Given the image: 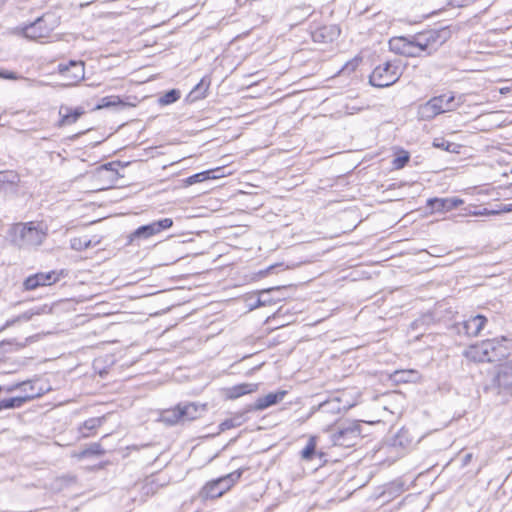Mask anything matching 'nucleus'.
<instances>
[{
  "label": "nucleus",
  "mask_w": 512,
  "mask_h": 512,
  "mask_svg": "<svg viewBox=\"0 0 512 512\" xmlns=\"http://www.w3.org/2000/svg\"><path fill=\"white\" fill-rule=\"evenodd\" d=\"M47 235V225L35 221L14 224L9 230L11 242L20 249L40 246L45 241Z\"/></svg>",
  "instance_id": "nucleus-1"
},
{
  "label": "nucleus",
  "mask_w": 512,
  "mask_h": 512,
  "mask_svg": "<svg viewBox=\"0 0 512 512\" xmlns=\"http://www.w3.org/2000/svg\"><path fill=\"white\" fill-rule=\"evenodd\" d=\"M435 40L431 37L420 34L412 39L403 36L394 37L389 41L390 50L396 54L406 57H419L424 53H431Z\"/></svg>",
  "instance_id": "nucleus-2"
},
{
  "label": "nucleus",
  "mask_w": 512,
  "mask_h": 512,
  "mask_svg": "<svg viewBox=\"0 0 512 512\" xmlns=\"http://www.w3.org/2000/svg\"><path fill=\"white\" fill-rule=\"evenodd\" d=\"M27 387H30L31 393L0 400V410L21 407L27 401L39 397L50 390V387L47 385H38L37 381H26L11 385L6 388V391L13 392L17 389H24L26 391Z\"/></svg>",
  "instance_id": "nucleus-3"
},
{
  "label": "nucleus",
  "mask_w": 512,
  "mask_h": 512,
  "mask_svg": "<svg viewBox=\"0 0 512 512\" xmlns=\"http://www.w3.org/2000/svg\"><path fill=\"white\" fill-rule=\"evenodd\" d=\"M453 95H441L433 97L418 109V116L423 120H429L438 114L453 110L456 105L453 104Z\"/></svg>",
  "instance_id": "nucleus-4"
},
{
  "label": "nucleus",
  "mask_w": 512,
  "mask_h": 512,
  "mask_svg": "<svg viewBox=\"0 0 512 512\" xmlns=\"http://www.w3.org/2000/svg\"><path fill=\"white\" fill-rule=\"evenodd\" d=\"M242 471L236 470L226 476L207 483L202 489L205 498H218L228 491L241 477Z\"/></svg>",
  "instance_id": "nucleus-5"
},
{
  "label": "nucleus",
  "mask_w": 512,
  "mask_h": 512,
  "mask_svg": "<svg viewBox=\"0 0 512 512\" xmlns=\"http://www.w3.org/2000/svg\"><path fill=\"white\" fill-rule=\"evenodd\" d=\"M499 344L496 340H485L471 345L464 351L465 357L475 362H491L497 357Z\"/></svg>",
  "instance_id": "nucleus-6"
},
{
  "label": "nucleus",
  "mask_w": 512,
  "mask_h": 512,
  "mask_svg": "<svg viewBox=\"0 0 512 512\" xmlns=\"http://www.w3.org/2000/svg\"><path fill=\"white\" fill-rule=\"evenodd\" d=\"M401 74V66H375L370 74L369 81L375 87H388L394 84Z\"/></svg>",
  "instance_id": "nucleus-7"
},
{
  "label": "nucleus",
  "mask_w": 512,
  "mask_h": 512,
  "mask_svg": "<svg viewBox=\"0 0 512 512\" xmlns=\"http://www.w3.org/2000/svg\"><path fill=\"white\" fill-rule=\"evenodd\" d=\"M92 191H102L110 188L118 179V173L109 165L97 168L92 174Z\"/></svg>",
  "instance_id": "nucleus-8"
},
{
  "label": "nucleus",
  "mask_w": 512,
  "mask_h": 512,
  "mask_svg": "<svg viewBox=\"0 0 512 512\" xmlns=\"http://www.w3.org/2000/svg\"><path fill=\"white\" fill-rule=\"evenodd\" d=\"M359 436V425L355 422H346L338 427V430L332 435V439L335 445L350 447L355 444Z\"/></svg>",
  "instance_id": "nucleus-9"
},
{
  "label": "nucleus",
  "mask_w": 512,
  "mask_h": 512,
  "mask_svg": "<svg viewBox=\"0 0 512 512\" xmlns=\"http://www.w3.org/2000/svg\"><path fill=\"white\" fill-rule=\"evenodd\" d=\"M172 225L173 220L171 218H164L148 225L141 226L133 232L130 237V241H133L136 238H149L160 233L162 230L172 227Z\"/></svg>",
  "instance_id": "nucleus-10"
},
{
  "label": "nucleus",
  "mask_w": 512,
  "mask_h": 512,
  "mask_svg": "<svg viewBox=\"0 0 512 512\" xmlns=\"http://www.w3.org/2000/svg\"><path fill=\"white\" fill-rule=\"evenodd\" d=\"M58 84L70 86L84 78V66H60Z\"/></svg>",
  "instance_id": "nucleus-11"
},
{
  "label": "nucleus",
  "mask_w": 512,
  "mask_h": 512,
  "mask_svg": "<svg viewBox=\"0 0 512 512\" xmlns=\"http://www.w3.org/2000/svg\"><path fill=\"white\" fill-rule=\"evenodd\" d=\"M52 28L47 26L44 18H38L34 23L23 29L26 38L33 40H41L47 38Z\"/></svg>",
  "instance_id": "nucleus-12"
},
{
  "label": "nucleus",
  "mask_w": 512,
  "mask_h": 512,
  "mask_svg": "<svg viewBox=\"0 0 512 512\" xmlns=\"http://www.w3.org/2000/svg\"><path fill=\"white\" fill-rule=\"evenodd\" d=\"M56 275L54 272L49 273H37L35 275L29 276L23 283L24 289L35 290L40 286L50 285L56 281Z\"/></svg>",
  "instance_id": "nucleus-13"
},
{
  "label": "nucleus",
  "mask_w": 512,
  "mask_h": 512,
  "mask_svg": "<svg viewBox=\"0 0 512 512\" xmlns=\"http://www.w3.org/2000/svg\"><path fill=\"white\" fill-rule=\"evenodd\" d=\"M257 383H241L223 390L224 396L228 400H234L247 394L258 391Z\"/></svg>",
  "instance_id": "nucleus-14"
},
{
  "label": "nucleus",
  "mask_w": 512,
  "mask_h": 512,
  "mask_svg": "<svg viewBox=\"0 0 512 512\" xmlns=\"http://www.w3.org/2000/svg\"><path fill=\"white\" fill-rule=\"evenodd\" d=\"M287 392L285 390H279L275 393H269L263 397H259L254 403L255 410H264L270 406H273L284 399Z\"/></svg>",
  "instance_id": "nucleus-15"
},
{
  "label": "nucleus",
  "mask_w": 512,
  "mask_h": 512,
  "mask_svg": "<svg viewBox=\"0 0 512 512\" xmlns=\"http://www.w3.org/2000/svg\"><path fill=\"white\" fill-rule=\"evenodd\" d=\"M462 203L463 201L458 198H433L427 202L434 211H450Z\"/></svg>",
  "instance_id": "nucleus-16"
},
{
  "label": "nucleus",
  "mask_w": 512,
  "mask_h": 512,
  "mask_svg": "<svg viewBox=\"0 0 512 512\" xmlns=\"http://www.w3.org/2000/svg\"><path fill=\"white\" fill-rule=\"evenodd\" d=\"M182 421L194 420L200 417L206 411V404L188 403L185 405H178Z\"/></svg>",
  "instance_id": "nucleus-17"
},
{
  "label": "nucleus",
  "mask_w": 512,
  "mask_h": 512,
  "mask_svg": "<svg viewBox=\"0 0 512 512\" xmlns=\"http://www.w3.org/2000/svg\"><path fill=\"white\" fill-rule=\"evenodd\" d=\"M339 35L336 26H323L312 33L313 40L319 43L332 42Z\"/></svg>",
  "instance_id": "nucleus-18"
},
{
  "label": "nucleus",
  "mask_w": 512,
  "mask_h": 512,
  "mask_svg": "<svg viewBox=\"0 0 512 512\" xmlns=\"http://www.w3.org/2000/svg\"><path fill=\"white\" fill-rule=\"evenodd\" d=\"M84 113L81 108H71L68 106H60L59 115L61 117L59 126H65L75 123Z\"/></svg>",
  "instance_id": "nucleus-19"
},
{
  "label": "nucleus",
  "mask_w": 512,
  "mask_h": 512,
  "mask_svg": "<svg viewBox=\"0 0 512 512\" xmlns=\"http://www.w3.org/2000/svg\"><path fill=\"white\" fill-rule=\"evenodd\" d=\"M487 322L483 315H476L464 322V329L468 335L477 336Z\"/></svg>",
  "instance_id": "nucleus-20"
},
{
  "label": "nucleus",
  "mask_w": 512,
  "mask_h": 512,
  "mask_svg": "<svg viewBox=\"0 0 512 512\" xmlns=\"http://www.w3.org/2000/svg\"><path fill=\"white\" fill-rule=\"evenodd\" d=\"M420 378L415 370H397L390 375V379L395 383L416 382Z\"/></svg>",
  "instance_id": "nucleus-21"
},
{
  "label": "nucleus",
  "mask_w": 512,
  "mask_h": 512,
  "mask_svg": "<svg viewBox=\"0 0 512 512\" xmlns=\"http://www.w3.org/2000/svg\"><path fill=\"white\" fill-rule=\"evenodd\" d=\"M509 378H512V360H507L499 366L496 382L499 387H502L507 384Z\"/></svg>",
  "instance_id": "nucleus-22"
},
{
  "label": "nucleus",
  "mask_w": 512,
  "mask_h": 512,
  "mask_svg": "<svg viewBox=\"0 0 512 512\" xmlns=\"http://www.w3.org/2000/svg\"><path fill=\"white\" fill-rule=\"evenodd\" d=\"M19 181L18 174L13 171L0 172V190L16 187Z\"/></svg>",
  "instance_id": "nucleus-23"
},
{
  "label": "nucleus",
  "mask_w": 512,
  "mask_h": 512,
  "mask_svg": "<svg viewBox=\"0 0 512 512\" xmlns=\"http://www.w3.org/2000/svg\"><path fill=\"white\" fill-rule=\"evenodd\" d=\"M160 420L166 424L173 425L182 421L179 406L174 409L165 410L161 413Z\"/></svg>",
  "instance_id": "nucleus-24"
},
{
  "label": "nucleus",
  "mask_w": 512,
  "mask_h": 512,
  "mask_svg": "<svg viewBox=\"0 0 512 512\" xmlns=\"http://www.w3.org/2000/svg\"><path fill=\"white\" fill-rule=\"evenodd\" d=\"M116 106H126V104L120 99L119 96H107L103 97L100 101V103L96 106V110L104 109V108H110V107H116Z\"/></svg>",
  "instance_id": "nucleus-25"
},
{
  "label": "nucleus",
  "mask_w": 512,
  "mask_h": 512,
  "mask_svg": "<svg viewBox=\"0 0 512 512\" xmlns=\"http://www.w3.org/2000/svg\"><path fill=\"white\" fill-rule=\"evenodd\" d=\"M51 312V308L47 305H43L41 307L33 308L22 315L19 316V320L28 321L30 320L34 315H40V314H47Z\"/></svg>",
  "instance_id": "nucleus-26"
},
{
  "label": "nucleus",
  "mask_w": 512,
  "mask_h": 512,
  "mask_svg": "<svg viewBox=\"0 0 512 512\" xmlns=\"http://www.w3.org/2000/svg\"><path fill=\"white\" fill-rule=\"evenodd\" d=\"M409 159V153L405 150H400L395 154V158L393 160V167L395 169H401L406 165Z\"/></svg>",
  "instance_id": "nucleus-27"
},
{
  "label": "nucleus",
  "mask_w": 512,
  "mask_h": 512,
  "mask_svg": "<svg viewBox=\"0 0 512 512\" xmlns=\"http://www.w3.org/2000/svg\"><path fill=\"white\" fill-rule=\"evenodd\" d=\"M315 448H316V438L311 436L308 440L307 445L301 452L302 459L310 460L312 455L315 452Z\"/></svg>",
  "instance_id": "nucleus-28"
},
{
  "label": "nucleus",
  "mask_w": 512,
  "mask_h": 512,
  "mask_svg": "<svg viewBox=\"0 0 512 512\" xmlns=\"http://www.w3.org/2000/svg\"><path fill=\"white\" fill-rule=\"evenodd\" d=\"M433 145L437 148H442L444 150L450 152H458L459 146L450 142H447L444 139H435Z\"/></svg>",
  "instance_id": "nucleus-29"
},
{
  "label": "nucleus",
  "mask_w": 512,
  "mask_h": 512,
  "mask_svg": "<svg viewBox=\"0 0 512 512\" xmlns=\"http://www.w3.org/2000/svg\"><path fill=\"white\" fill-rule=\"evenodd\" d=\"M209 173L210 172H200V173H197V174H194L190 177H188L186 180H185V184L187 186H191L195 183H199V182H203L205 180H207L209 178Z\"/></svg>",
  "instance_id": "nucleus-30"
},
{
  "label": "nucleus",
  "mask_w": 512,
  "mask_h": 512,
  "mask_svg": "<svg viewBox=\"0 0 512 512\" xmlns=\"http://www.w3.org/2000/svg\"><path fill=\"white\" fill-rule=\"evenodd\" d=\"M179 98V91L171 90L165 93L160 99L159 102L162 105H168L175 102Z\"/></svg>",
  "instance_id": "nucleus-31"
},
{
  "label": "nucleus",
  "mask_w": 512,
  "mask_h": 512,
  "mask_svg": "<svg viewBox=\"0 0 512 512\" xmlns=\"http://www.w3.org/2000/svg\"><path fill=\"white\" fill-rule=\"evenodd\" d=\"M91 241L82 238H73L71 240V248L77 251H81L90 247Z\"/></svg>",
  "instance_id": "nucleus-32"
},
{
  "label": "nucleus",
  "mask_w": 512,
  "mask_h": 512,
  "mask_svg": "<svg viewBox=\"0 0 512 512\" xmlns=\"http://www.w3.org/2000/svg\"><path fill=\"white\" fill-rule=\"evenodd\" d=\"M222 170L223 169L220 167H218L216 169L207 170L206 172H210L208 179H219V178H222V177H225V176L231 174V172L224 173V172H222Z\"/></svg>",
  "instance_id": "nucleus-33"
},
{
  "label": "nucleus",
  "mask_w": 512,
  "mask_h": 512,
  "mask_svg": "<svg viewBox=\"0 0 512 512\" xmlns=\"http://www.w3.org/2000/svg\"><path fill=\"white\" fill-rule=\"evenodd\" d=\"M473 216H490V215H496L495 210H489V209H482L478 211H474L471 213Z\"/></svg>",
  "instance_id": "nucleus-34"
},
{
  "label": "nucleus",
  "mask_w": 512,
  "mask_h": 512,
  "mask_svg": "<svg viewBox=\"0 0 512 512\" xmlns=\"http://www.w3.org/2000/svg\"><path fill=\"white\" fill-rule=\"evenodd\" d=\"M496 215L501 213L512 212V203L500 205L498 209H495Z\"/></svg>",
  "instance_id": "nucleus-35"
},
{
  "label": "nucleus",
  "mask_w": 512,
  "mask_h": 512,
  "mask_svg": "<svg viewBox=\"0 0 512 512\" xmlns=\"http://www.w3.org/2000/svg\"><path fill=\"white\" fill-rule=\"evenodd\" d=\"M328 406H331V409H332V410H337V411H339V410H340L338 400H335V401H327V402H324V403L320 404V407H321V408L328 407Z\"/></svg>",
  "instance_id": "nucleus-36"
},
{
  "label": "nucleus",
  "mask_w": 512,
  "mask_h": 512,
  "mask_svg": "<svg viewBox=\"0 0 512 512\" xmlns=\"http://www.w3.org/2000/svg\"><path fill=\"white\" fill-rule=\"evenodd\" d=\"M209 84L206 83V81L204 79L201 80V82L196 86L195 88V91H192L191 94L193 93H196V92H199L200 90H202V94L207 90Z\"/></svg>",
  "instance_id": "nucleus-37"
},
{
  "label": "nucleus",
  "mask_w": 512,
  "mask_h": 512,
  "mask_svg": "<svg viewBox=\"0 0 512 512\" xmlns=\"http://www.w3.org/2000/svg\"><path fill=\"white\" fill-rule=\"evenodd\" d=\"M100 423H101L100 419H90V420L86 421L84 425L88 429H93L96 426H99Z\"/></svg>",
  "instance_id": "nucleus-38"
},
{
  "label": "nucleus",
  "mask_w": 512,
  "mask_h": 512,
  "mask_svg": "<svg viewBox=\"0 0 512 512\" xmlns=\"http://www.w3.org/2000/svg\"><path fill=\"white\" fill-rule=\"evenodd\" d=\"M235 426V423L233 420L229 419V420H225L223 421L221 424H220V430L221 431H225L227 429H230L232 427Z\"/></svg>",
  "instance_id": "nucleus-39"
},
{
  "label": "nucleus",
  "mask_w": 512,
  "mask_h": 512,
  "mask_svg": "<svg viewBox=\"0 0 512 512\" xmlns=\"http://www.w3.org/2000/svg\"><path fill=\"white\" fill-rule=\"evenodd\" d=\"M0 77H2L4 79H17V76H16L15 73L8 72V71H5V70H1L0 71Z\"/></svg>",
  "instance_id": "nucleus-40"
},
{
  "label": "nucleus",
  "mask_w": 512,
  "mask_h": 512,
  "mask_svg": "<svg viewBox=\"0 0 512 512\" xmlns=\"http://www.w3.org/2000/svg\"><path fill=\"white\" fill-rule=\"evenodd\" d=\"M269 291H270V290H268V291H262V292L260 293V297H259V299H258V303H259V305H265V304L267 303V299H265V298H264V295H265L266 293H268Z\"/></svg>",
  "instance_id": "nucleus-41"
},
{
  "label": "nucleus",
  "mask_w": 512,
  "mask_h": 512,
  "mask_svg": "<svg viewBox=\"0 0 512 512\" xmlns=\"http://www.w3.org/2000/svg\"><path fill=\"white\" fill-rule=\"evenodd\" d=\"M20 390H21V392H22V394H21V395H25V394H29V393H31L30 387H27V388H26V391H25L24 389H20Z\"/></svg>",
  "instance_id": "nucleus-42"
},
{
  "label": "nucleus",
  "mask_w": 512,
  "mask_h": 512,
  "mask_svg": "<svg viewBox=\"0 0 512 512\" xmlns=\"http://www.w3.org/2000/svg\"><path fill=\"white\" fill-rule=\"evenodd\" d=\"M69 64L74 65V64H84V63L83 62L70 61Z\"/></svg>",
  "instance_id": "nucleus-43"
},
{
  "label": "nucleus",
  "mask_w": 512,
  "mask_h": 512,
  "mask_svg": "<svg viewBox=\"0 0 512 512\" xmlns=\"http://www.w3.org/2000/svg\"><path fill=\"white\" fill-rule=\"evenodd\" d=\"M509 391H510V394H511V397H512V383L509 385Z\"/></svg>",
  "instance_id": "nucleus-44"
},
{
  "label": "nucleus",
  "mask_w": 512,
  "mask_h": 512,
  "mask_svg": "<svg viewBox=\"0 0 512 512\" xmlns=\"http://www.w3.org/2000/svg\"><path fill=\"white\" fill-rule=\"evenodd\" d=\"M470 458H471L470 454L466 455V460H469Z\"/></svg>",
  "instance_id": "nucleus-45"
},
{
  "label": "nucleus",
  "mask_w": 512,
  "mask_h": 512,
  "mask_svg": "<svg viewBox=\"0 0 512 512\" xmlns=\"http://www.w3.org/2000/svg\"><path fill=\"white\" fill-rule=\"evenodd\" d=\"M501 93H505L506 92V89H501L500 90Z\"/></svg>",
  "instance_id": "nucleus-46"
}]
</instances>
